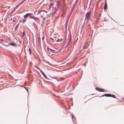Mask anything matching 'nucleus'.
<instances>
[{"instance_id":"f257e3e1","label":"nucleus","mask_w":124,"mask_h":124,"mask_svg":"<svg viewBox=\"0 0 124 124\" xmlns=\"http://www.w3.org/2000/svg\"><path fill=\"white\" fill-rule=\"evenodd\" d=\"M32 14L31 13H27L25 15H24L23 17L25 18L24 19H23V20H22L21 22H22L23 23H24L25 21L26 20V18H27L28 16H30V15H32Z\"/></svg>"},{"instance_id":"f03ea898","label":"nucleus","mask_w":124,"mask_h":124,"mask_svg":"<svg viewBox=\"0 0 124 124\" xmlns=\"http://www.w3.org/2000/svg\"><path fill=\"white\" fill-rule=\"evenodd\" d=\"M91 12H88L86 14L85 19L87 20H88L90 17Z\"/></svg>"},{"instance_id":"7ed1b4c3","label":"nucleus","mask_w":124,"mask_h":124,"mask_svg":"<svg viewBox=\"0 0 124 124\" xmlns=\"http://www.w3.org/2000/svg\"><path fill=\"white\" fill-rule=\"evenodd\" d=\"M96 89L98 91L101 92H105V90L104 89H102V88H96Z\"/></svg>"},{"instance_id":"20e7f679","label":"nucleus","mask_w":124,"mask_h":124,"mask_svg":"<svg viewBox=\"0 0 124 124\" xmlns=\"http://www.w3.org/2000/svg\"><path fill=\"white\" fill-rule=\"evenodd\" d=\"M104 9H106L107 8V3L106 0H105L104 2Z\"/></svg>"},{"instance_id":"39448f33","label":"nucleus","mask_w":124,"mask_h":124,"mask_svg":"<svg viewBox=\"0 0 124 124\" xmlns=\"http://www.w3.org/2000/svg\"><path fill=\"white\" fill-rule=\"evenodd\" d=\"M30 17L31 18L35 20H38V18L37 17H33L32 16H30Z\"/></svg>"},{"instance_id":"423d86ee","label":"nucleus","mask_w":124,"mask_h":124,"mask_svg":"<svg viewBox=\"0 0 124 124\" xmlns=\"http://www.w3.org/2000/svg\"><path fill=\"white\" fill-rule=\"evenodd\" d=\"M40 72L42 75L44 76L45 77V78H47V76L45 74V73L43 72V71L42 70H40Z\"/></svg>"},{"instance_id":"0eeeda50","label":"nucleus","mask_w":124,"mask_h":124,"mask_svg":"<svg viewBox=\"0 0 124 124\" xmlns=\"http://www.w3.org/2000/svg\"><path fill=\"white\" fill-rule=\"evenodd\" d=\"M105 96L106 97H110L111 96V94H104V95H103L102 96Z\"/></svg>"},{"instance_id":"6e6552de","label":"nucleus","mask_w":124,"mask_h":124,"mask_svg":"<svg viewBox=\"0 0 124 124\" xmlns=\"http://www.w3.org/2000/svg\"><path fill=\"white\" fill-rule=\"evenodd\" d=\"M10 45L12 46H16V44H14L13 43H11L10 44Z\"/></svg>"},{"instance_id":"1a4fd4ad","label":"nucleus","mask_w":124,"mask_h":124,"mask_svg":"<svg viewBox=\"0 0 124 124\" xmlns=\"http://www.w3.org/2000/svg\"><path fill=\"white\" fill-rule=\"evenodd\" d=\"M42 11L46 12V11L45 10H39L38 11V13L39 14Z\"/></svg>"},{"instance_id":"9d476101","label":"nucleus","mask_w":124,"mask_h":124,"mask_svg":"<svg viewBox=\"0 0 124 124\" xmlns=\"http://www.w3.org/2000/svg\"><path fill=\"white\" fill-rule=\"evenodd\" d=\"M50 41L53 42H54V39H53V38H52L50 37Z\"/></svg>"},{"instance_id":"9b49d317","label":"nucleus","mask_w":124,"mask_h":124,"mask_svg":"<svg viewBox=\"0 0 124 124\" xmlns=\"http://www.w3.org/2000/svg\"><path fill=\"white\" fill-rule=\"evenodd\" d=\"M62 39H58L57 40H55V41H56V42H59L60 41H62Z\"/></svg>"},{"instance_id":"f8f14e48","label":"nucleus","mask_w":124,"mask_h":124,"mask_svg":"<svg viewBox=\"0 0 124 124\" xmlns=\"http://www.w3.org/2000/svg\"><path fill=\"white\" fill-rule=\"evenodd\" d=\"M87 46H85V45H83V49H85L86 48H87Z\"/></svg>"},{"instance_id":"ddd939ff","label":"nucleus","mask_w":124,"mask_h":124,"mask_svg":"<svg viewBox=\"0 0 124 124\" xmlns=\"http://www.w3.org/2000/svg\"><path fill=\"white\" fill-rule=\"evenodd\" d=\"M110 97H113L114 98H116V97L114 95H111V96Z\"/></svg>"},{"instance_id":"4468645a","label":"nucleus","mask_w":124,"mask_h":124,"mask_svg":"<svg viewBox=\"0 0 124 124\" xmlns=\"http://www.w3.org/2000/svg\"><path fill=\"white\" fill-rule=\"evenodd\" d=\"M0 39L1 42L2 41H4V42H5V39Z\"/></svg>"},{"instance_id":"2eb2a0df","label":"nucleus","mask_w":124,"mask_h":124,"mask_svg":"<svg viewBox=\"0 0 124 124\" xmlns=\"http://www.w3.org/2000/svg\"><path fill=\"white\" fill-rule=\"evenodd\" d=\"M28 50H29V54L30 55L31 54V49L30 48H29L28 49Z\"/></svg>"},{"instance_id":"dca6fc26","label":"nucleus","mask_w":124,"mask_h":124,"mask_svg":"<svg viewBox=\"0 0 124 124\" xmlns=\"http://www.w3.org/2000/svg\"><path fill=\"white\" fill-rule=\"evenodd\" d=\"M25 32L24 31H23V32L22 34H23V36H24L25 35Z\"/></svg>"},{"instance_id":"f3484780","label":"nucleus","mask_w":124,"mask_h":124,"mask_svg":"<svg viewBox=\"0 0 124 124\" xmlns=\"http://www.w3.org/2000/svg\"><path fill=\"white\" fill-rule=\"evenodd\" d=\"M50 51H51V52H54V51H56L54 49H50Z\"/></svg>"},{"instance_id":"a211bd4d","label":"nucleus","mask_w":124,"mask_h":124,"mask_svg":"<svg viewBox=\"0 0 124 124\" xmlns=\"http://www.w3.org/2000/svg\"><path fill=\"white\" fill-rule=\"evenodd\" d=\"M36 68L38 69L40 71V70H41L39 68H38V67L36 66Z\"/></svg>"},{"instance_id":"6ab92c4d","label":"nucleus","mask_w":124,"mask_h":124,"mask_svg":"<svg viewBox=\"0 0 124 124\" xmlns=\"http://www.w3.org/2000/svg\"><path fill=\"white\" fill-rule=\"evenodd\" d=\"M18 25H17L16 26V27H15V28H16H16H17V27H18Z\"/></svg>"},{"instance_id":"aec40b11","label":"nucleus","mask_w":124,"mask_h":124,"mask_svg":"<svg viewBox=\"0 0 124 124\" xmlns=\"http://www.w3.org/2000/svg\"><path fill=\"white\" fill-rule=\"evenodd\" d=\"M51 49L47 47V50L48 51H50V49Z\"/></svg>"},{"instance_id":"412c9836","label":"nucleus","mask_w":124,"mask_h":124,"mask_svg":"<svg viewBox=\"0 0 124 124\" xmlns=\"http://www.w3.org/2000/svg\"><path fill=\"white\" fill-rule=\"evenodd\" d=\"M70 39H69V42H70Z\"/></svg>"},{"instance_id":"4be33fe9","label":"nucleus","mask_w":124,"mask_h":124,"mask_svg":"<svg viewBox=\"0 0 124 124\" xmlns=\"http://www.w3.org/2000/svg\"><path fill=\"white\" fill-rule=\"evenodd\" d=\"M42 39H43H43H44V38H43V37L42 38Z\"/></svg>"},{"instance_id":"5701e85b","label":"nucleus","mask_w":124,"mask_h":124,"mask_svg":"<svg viewBox=\"0 0 124 124\" xmlns=\"http://www.w3.org/2000/svg\"><path fill=\"white\" fill-rule=\"evenodd\" d=\"M59 50H58V51H57V52H59Z\"/></svg>"},{"instance_id":"b1692460","label":"nucleus","mask_w":124,"mask_h":124,"mask_svg":"<svg viewBox=\"0 0 124 124\" xmlns=\"http://www.w3.org/2000/svg\"><path fill=\"white\" fill-rule=\"evenodd\" d=\"M89 36H91V35H89Z\"/></svg>"}]
</instances>
